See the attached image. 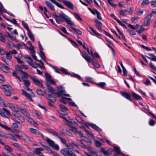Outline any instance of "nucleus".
<instances>
[{"mask_svg":"<svg viewBox=\"0 0 156 156\" xmlns=\"http://www.w3.org/2000/svg\"><path fill=\"white\" fill-rule=\"evenodd\" d=\"M53 16L55 17L56 22L59 24L60 22H63L64 20L67 23V26L73 29L74 27V23L73 22L70 18L66 15L63 12H61L58 15L56 14L55 12L54 13Z\"/></svg>","mask_w":156,"mask_h":156,"instance_id":"f257e3e1","label":"nucleus"},{"mask_svg":"<svg viewBox=\"0 0 156 156\" xmlns=\"http://www.w3.org/2000/svg\"><path fill=\"white\" fill-rule=\"evenodd\" d=\"M35 134H40L42 137L44 138V139L47 142L51 147L57 151L59 150V147L57 144H56L54 141L47 137H45L44 138V136L43 134L41 133L40 131L37 130Z\"/></svg>","mask_w":156,"mask_h":156,"instance_id":"f03ea898","label":"nucleus"},{"mask_svg":"<svg viewBox=\"0 0 156 156\" xmlns=\"http://www.w3.org/2000/svg\"><path fill=\"white\" fill-rule=\"evenodd\" d=\"M61 153L64 156H77L72 151L67 148H64L60 150Z\"/></svg>","mask_w":156,"mask_h":156,"instance_id":"7ed1b4c3","label":"nucleus"},{"mask_svg":"<svg viewBox=\"0 0 156 156\" xmlns=\"http://www.w3.org/2000/svg\"><path fill=\"white\" fill-rule=\"evenodd\" d=\"M29 76L30 79L32 80L34 83L38 87L44 88L43 87V85L42 83L41 80H39L35 76H32L30 75Z\"/></svg>","mask_w":156,"mask_h":156,"instance_id":"20e7f679","label":"nucleus"},{"mask_svg":"<svg viewBox=\"0 0 156 156\" xmlns=\"http://www.w3.org/2000/svg\"><path fill=\"white\" fill-rule=\"evenodd\" d=\"M0 115L5 118H8L10 113L5 108H3L2 110H0Z\"/></svg>","mask_w":156,"mask_h":156,"instance_id":"39448f33","label":"nucleus"},{"mask_svg":"<svg viewBox=\"0 0 156 156\" xmlns=\"http://www.w3.org/2000/svg\"><path fill=\"white\" fill-rule=\"evenodd\" d=\"M45 75L46 77V80L51 85H55L56 82L52 79L51 76L48 73H45Z\"/></svg>","mask_w":156,"mask_h":156,"instance_id":"423d86ee","label":"nucleus"},{"mask_svg":"<svg viewBox=\"0 0 156 156\" xmlns=\"http://www.w3.org/2000/svg\"><path fill=\"white\" fill-rule=\"evenodd\" d=\"M47 85L48 87L44 90V93L48 95L49 94L48 93H49L51 94H55V90L52 87H50L48 83H47Z\"/></svg>","mask_w":156,"mask_h":156,"instance_id":"0eeeda50","label":"nucleus"},{"mask_svg":"<svg viewBox=\"0 0 156 156\" xmlns=\"http://www.w3.org/2000/svg\"><path fill=\"white\" fill-rule=\"evenodd\" d=\"M152 16V15L151 13L148 14L147 15L146 17L144 19V26H147L149 25L150 21Z\"/></svg>","mask_w":156,"mask_h":156,"instance_id":"6e6552de","label":"nucleus"},{"mask_svg":"<svg viewBox=\"0 0 156 156\" xmlns=\"http://www.w3.org/2000/svg\"><path fill=\"white\" fill-rule=\"evenodd\" d=\"M82 53L83 54L82 56L85 60L88 62H91L92 61V58L90 56H89L85 51H83Z\"/></svg>","mask_w":156,"mask_h":156,"instance_id":"1a4fd4ad","label":"nucleus"},{"mask_svg":"<svg viewBox=\"0 0 156 156\" xmlns=\"http://www.w3.org/2000/svg\"><path fill=\"white\" fill-rule=\"evenodd\" d=\"M0 68L5 73H9L10 71V68L3 63L0 64Z\"/></svg>","mask_w":156,"mask_h":156,"instance_id":"9d476101","label":"nucleus"},{"mask_svg":"<svg viewBox=\"0 0 156 156\" xmlns=\"http://www.w3.org/2000/svg\"><path fill=\"white\" fill-rule=\"evenodd\" d=\"M94 22L95 26L97 27L98 30L100 31H102V30L101 27L102 25V23L97 19L94 20Z\"/></svg>","mask_w":156,"mask_h":156,"instance_id":"9b49d317","label":"nucleus"},{"mask_svg":"<svg viewBox=\"0 0 156 156\" xmlns=\"http://www.w3.org/2000/svg\"><path fill=\"white\" fill-rule=\"evenodd\" d=\"M43 151L44 149L41 147L37 148L33 151V152L39 156H43L44 155L41 152V151Z\"/></svg>","mask_w":156,"mask_h":156,"instance_id":"f8f14e48","label":"nucleus"},{"mask_svg":"<svg viewBox=\"0 0 156 156\" xmlns=\"http://www.w3.org/2000/svg\"><path fill=\"white\" fill-rule=\"evenodd\" d=\"M59 107L61 108L58 110V112L60 114H63L64 115H67L66 114H64V113L66 110H68V109L64 105H59Z\"/></svg>","mask_w":156,"mask_h":156,"instance_id":"ddd939ff","label":"nucleus"},{"mask_svg":"<svg viewBox=\"0 0 156 156\" xmlns=\"http://www.w3.org/2000/svg\"><path fill=\"white\" fill-rule=\"evenodd\" d=\"M131 94L133 98L136 100H142V98L140 95L136 94V93L133 92H131Z\"/></svg>","mask_w":156,"mask_h":156,"instance_id":"4468645a","label":"nucleus"},{"mask_svg":"<svg viewBox=\"0 0 156 156\" xmlns=\"http://www.w3.org/2000/svg\"><path fill=\"white\" fill-rule=\"evenodd\" d=\"M121 95L131 102L132 101V100L131 98V95L127 92H123L122 93Z\"/></svg>","mask_w":156,"mask_h":156,"instance_id":"2eb2a0df","label":"nucleus"},{"mask_svg":"<svg viewBox=\"0 0 156 156\" xmlns=\"http://www.w3.org/2000/svg\"><path fill=\"white\" fill-rule=\"evenodd\" d=\"M47 130L49 133L52 134L54 136H56L58 137L60 136L57 132L51 129H47Z\"/></svg>","mask_w":156,"mask_h":156,"instance_id":"dca6fc26","label":"nucleus"},{"mask_svg":"<svg viewBox=\"0 0 156 156\" xmlns=\"http://www.w3.org/2000/svg\"><path fill=\"white\" fill-rule=\"evenodd\" d=\"M69 8L73 9V5L68 1L66 0L62 1Z\"/></svg>","mask_w":156,"mask_h":156,"instance_id":"f3484780","label":"nucleus"},{"mask_svg":"<svg viewBox=\"0 0 156 156\" xmlns=\"http://www.w3.org/2000/svg\"><path fill=\"white\" fill-rule=\"evenodd\" d=\"M88 125L92 128L94 129L98 132L101 131V129L100 128H99L95 124H93L92 123H89Z\"/></svg>","mask_w":156,"mask_h":156,"instance_id":"a211bd4d","label":"nucleus"},{"mask_svg":"<svg viewBox=\"0 0 156 156\" xmlns=\"http://www.w3.org/2000/svg\"><path fill=\"white\" fill-rule=\"evenodd\" d=\"M149 56L146 57L149 59L155 62H156V56L153 54L149 53L148 54Z\"/></svg>","mask_w":156,"mask_h":156,"instance_id":"6ab92c4d","label":"nucleus"},{"mask_svg":"<svg viewBox=\"0 0 156 156\" xmlns=\"http://www.w3.org/2000/svg\"><path fill=\"white\" fill-rule=\"evenodd\" d=\"M45 4L47 6L52 10H55L54 6L49 1L46 0L45 1Z\"/></svg>","mask_w":156,"mask_h":156,"instance_id":"aec40b11","label":"nucleus"},{"mask_svg":"<svg viewBox=\"0 0 156 156\" xmlns=\"http://www.w3.org/2000/svg\"><path fill=\"white\" fill-rule=\"evenodd\" d=\"M22 81L24 82V85L27 87H28L30 85V81L24 79V77L23 76H21Z\"/></svg>","mask_w":156,"mask_h":156,"instance_id":"412c9836","label":"nucleus"},{"mask_svg":"<svg viewBox=\"0 0 156 156\" xmlns=\"http://www.w3.org/2000/svg\"><path fill=\"white\" fill-rule=\"evenodd\" d=\"M27 34L29 37L31 39V41L34 42V36L30 30L27 31Z\"/></svg>","mask_w":156,"mask_h":156,"instance_id":"4be33fe9","label":"nucleus"},{"mask_svg":"<svg viewBox=\"0 0 156 156\" xmlns=\"http://www.w3.org/2000/svg\"><path fill=\"white\" fill-rule=\"evenodd\" d=\"M16 117L21 122H24L25 121V119L19 113L18 114L16 115Z\"/></svg>","mask_w":156,"mask_h":156,"instance_id":"5701e85b","label":"nucleus"},{"mask_svg":"<svg viewBox=\"0 0 156 156\" xmlns=\"http://www.w3.org/2000/svg\"><path fill=\"white\" fill-rule=\"evenodd\" d=\"M22 91L23 94L25 95L30 100L32 101H33V100L31 96L28 93L23 90H22Z\"/></svg>","mask_w":156,"mask_h":156,"instance_id":"b1692460","label":"nucleus"},{"mask_svg":"<svg viewBox=\"0 0 156 156\" xmlns=\"http://www.w3.org/2000/svg\"><path fill=\"white\" fill-rule=\"evenodd\" d=\"M88 152L90 154H96V151L92 148L91 147H87V148Z\"/></svg>","mask_w":156,"mask_h":156,"instance_id":"393cba45","label":"nucleus"},{"mask_svg":"<svg viewBox=\"0 0 156 156\" xmlns=\"http://www.w3.org/2000/svg\"><path fill=\"white\" fill-rule=\"evenodd\" d=\"M48 98L51 102L54 103L56 101V99L55 98L52 97L50 94H48Z\"/></svg>","mask_w":156,"mask_h":156,"instance_id":"a878e982","label":"nucleus"},{"mask_svg":"<svg viewBox=\"0 0 156 156\" xmlns=\"http://www.w3.org/2000/svg\"><path fill=\"white\" fill-rule=\"evenodd\" d=\"M89 28L91 32L93 33V34H92V35H96L99 36H101V35L99 33H97L96 31L92 28L90 27V26H89Z\"/></svg>","mask_w":156,"mask_h":156,"instance_id":"bb28decb","label":"nucleus"},{"mask_svg":"<svg viewBox=\"0 0 156 156\" xmlns=\"http://www.w3.org/2000/svg\"><path fill=\"white\" fill-rule=\"evenodd\" d=\"M13 145L14 146L17 147L18 149L21 150V151L23 152L24 151V149L18 143H15Z\"/></svg>","mask_w":156,"mask_h":156,"instance_id":"cd10ccee","label":"nucleus"},{"mask_svg":"<svg viewBox=\"0 0 156 156\" xmlns=\"http://www.w3.org/2000/svg\"><path fill=\"white\" fill-rule=\"evenodd\" d=\"M76 120L79 122L83 124L84 123V121L79 116H76L75 117Z\"/></svg>","mask_w":156,"mask_h":156,"instance_id":"c85d7f7f","label":"nucleus"},{"mask_svg":"<svg viewBox=\"0 0 156 156\" xmlns=\"http://www.w3.org/2000/svg\"><path fill=\"white\" fill-rule=\"evenodd\" d=\"M21 137L23 139L27 141H30V138L27 136L25 133L22 134L21 135Z\"/></svg>","mask_w":156,"mask_h":156,"instance_id":"c756f323","label":"nucleus"},{"mask_svg":"<svg viewBox=\"0 0 156 156\" xmlns=\"http://www.w3.org/2000/svg\"><path fill=\"white\" fill-rule=\"evenodd\" d=\"M114 151L116 152L115 154H116L117 155L119 154H121V153H122L120 151V149L119 147L115 146L114 147Z\"/></svg>","mask_w":156,"mask_h":156,"instance_id":"7c9ffc66","label":"nucleus"},{"mask_svg":"<svg viewBox=\"0 0 156 156\" xmlns=\"http://www.w3.org/2000/svg\"><path fill=\"white\" fill-rule=\"evenodd\" d=\"M94 143L95 145L97 147H101L102 144L97 140H94Z\"/></svg>","mask_w":156,"mask_h":156,"instance_id":"2f4dec72","label":"nucleus"},{"mask_svg":"<svg viewBox=\"0 0 156 156\" xmlns=\"http://www.w3.org/2000/svg\"><path fill=\"white\" fill-rule=\"evenodd\" d=\"M7 59L11 60L12 59L11 54L9 52H6L5 53Z\"/></svg>","mask_w":156,"mask_h":156,"instance_id":"473e14b6","label":"nucleus"},{"mask_svg":"<svg viewBox=\"0 0 156 156\" xmlns=\"http://www.w3.org/2000/svg\"><path fill=\"white\" fill-rule=\"evenodd\" d=\"M2 88L5 90V91L6 90H8L10 89L11 88L10 86H9L7 85H2Z\"/></svg>","mask_w":156,"mask_h":156,"instance_id":"72a5a7b5","label":"nucleus"},{"mask_svg":"<svg viewBox=\"0 0 156 156\" xmlns=\"http://www.w3.org/2000/svg\"><path fill=\"white\" fill-rule=\"evenodd\" d=\"M116 28L117 29V30L118 31V32L120 34V35H121L122 37V38L125 41H126V38L125 37V36L124 35V34H123V33L122 32H121L120 30H119L117 27H116Z\"/></svg>","mask_w":156,"mask_h":156,"instance_id":"f704fd0d","label":"nucleus"},{"mask_svg":"<svg viewBox=\"0 0 156 156\" xmlns=\"http://www.w3.org/2000/svg\"><path fill=\"white\" fill-rule=\"evenodd\" d=\"M22 23L24 28L26 29L27 31L29 30H30L27 23L24 22L23 21H22Z\"/></svg>","mask_w":156,"mask_h":156,"instance_id":"c9c22d12","label":"nucleus"},{"mask_svg":"<svg viewBox=\"0 0 156 156\" xmlns=\"http://www.w3.org/2000/svg\"><path fill=\"white\" fill-rule=\"evenodd\" d=\"M43 50H40V56L41 57V58L43 60H44V58H45V56L44 54V52L42 51Z\"/></svg>","mask_w":156,"mask_h":156,"instance_id":"e433bc0d","label":"nucleus"},{"mask_svg":"<svg viewBox=\"0 0 156 156\" xmlns=\"http://www.w3.org/2000/svg\"><path fill=\"white\" fill-rule=\"evenodd\" d=\"M113 1H114V0H107L108 3L111 6H113L114 7H115L117 6V5L113 4V3L112 2Z\"/></svg>","mask_w":156,"mask_h":156,"instance_id":"4c0bfd02","label":"nucleus"},{"mask_svg":"<svg viewBox=\"0 0 156 156\" xmlns=\"http://www.w3.org/2000/svg\"><path fill=\"white\" fill-rule=\"evenodd\" d=\"M90 63H92L93 65L97 68H98L100 67V65L95 62L93 59Z\"/></svg>","mask_w":156,"mask_h":156,"instance_id":"58836bf2","label":"nucleus"},{"mask_svg":"<svg viewBox=\"0 0 156 156\" xmlns=\"http://www.w3.org/2000/svg\"><path fill=\"white\" fill-rule=\"evenodd\" d=\"M0 126L6 130H11V129L9 127H8L6 125H5L1 123L0 122Z\"/></svg>","mask_w":156,"mask_h":156,"instance_id":"ea45409f","label":"nucleus"},{"mask_svg":"<svg viewBox=\"0 0 156 156\" xmlns=\"http://www.w3.org/2000/svg\"><path fill=\"white\" fill-rule=\"evenodd\" d=\"M8 134L9 136V138L17 142L18 141L15 138L14 136L9 133H8Z\"/></svg>","mask_w":156,"mask_h":156,"instance_id":"a19ab883","label":"nucleus"},{"mask_svg":"<svg viewBox=\"0 0 156 156\" xmlns=\"http://www.w3.org/2000/svg\"><path fill=\"white\" fill-rule=\"evenodd\" d=\"M74 31L77 34L79 35H81L82 34V32L79 29H76L74 28L73 29Z\"/></svg>","mask_w":156,"mask_h":156,"instance_id":"79ce46f5","label":"nucleus"},{"mask_svg":"<svg viewBox=\"0 0 156 156\" xmlns=\"http://www.w3.org/2000/svg\"><path fill=\"white\" fill-rule=\"evenodd\" d=\"M31 56H32L33 57V58L36 61H37L39 62H40L41 63H42V61H41V60H38L37 59V56L35 55V54L34 53H33V54H31Z\"/></svg>","mask_w":156,"mask_h":156,"instance_id":"37998d69","label":"nucleus"},{"mask_svg":"<svg viewBox=\"0 0 156 156\" xmlns=\"http://www.w3.org/2000/svg\"><path fill=\"white\" fill-rule=\"evenodd\" d=\"M66 146L68 149H73L74 148V147L73 146L70 144H66Z\"/></svg>","mask_w":156,"mask_h":156,"instance_id":"c03bdc74","label":"nucleus"},{"mask_svg":"<svg viewBox=\"0 0 156 156\" xmlns=\"http://www.w3.org/2000/svg\"><path fill=\"white\" fill-rule=\"evenodd\" d=\"M128 32L131 35H135L136 34V32L133 30L130 29L127 30Z\"/></svg>","mask_w":156,"mask_h":156,"instance_id":"a18cd8bd","label":"nucleus"},{"mask_svg":"<svg viewBox=\"0 0 156 156\" xmlns=\"http://www.w3.org/2000/svg\"><path fill=\"white\" fill-rule=\"evenodd\" d=\"M21 113L23 114L24 115H25L27 117H29V115H30V114L26 111L23 110H22L21 111Z\"/></svg>","mask_w":156,"mask_h":156,"instance_id":"49530a36","label":"nucleus"},{"mask_svg":"<svg viewBox=\"0 0 156 156\" xmlns=\"http://www.w3.org/2000/svg\"><path fill=\"white\" fill-rule=\"evenodd\" d=\"M9 90L11 91L12 90L11 89V90L9 89L8 90H6L5 91V94L7 96H9L11 95V93L9 91Z\"/></svg>","mask_w":156,"mask_h":156,"instance_id":"de8ad7c7","label":"nucleus"},{"mask_svg":"<svg viewBox=\"0 0 156 156\" xmlns=\"http://www.w3.org/2000/svg\"><path fill=\"white\" fill-rule=\"evenodd\" d=\"M1 59L7 65H9L10 64L9 62H8L7 61H6L5 58V57H1Z\"/></svg>","mask_w":156,"mask_h":156,"instance_id":"09e8293b","label":"nucleus"},{"mask_svg":"<svg viewBox=\"0 0 156 156\" xmlns=\"http://www.w3.org/2000/svg\"><path fill=\"white\" fill-rule=\"evenodd\" d=\"M98 84L101 88H104L106 85V84L104 82H101L98 83Z\"/></svg>","mask_w":156,"mask_h":156,"instance_id":"8fccbe9b","label":"nucleus"},{"mask_svg":"<svg viewBox=\"0 0 156 156\" xmlns=\"http://www.w3.org/2000/svg\"><path fill=\"white\" fill-rule=\"evenodd\" d=\"M28 49L30 50V51L32 54H34L35 53V51L34 50V47L32 46H31V48L29 47L28 48Z\"/></svg>","mask_w":156,"mask_h":156,"instance_id":"3c124183","label":"nucleus"},{"mask_svg":"<svg viewBox=\"0 0 156 156\" xmlns=\"http://www.w3.org/2000/svg\"><path fill=\"white\" fill-rule=\"evenodd\" d=\"M5 147L8 151L9 152H11L12 151V149L8 145H5Z\"/></svg>","mask_w":156,"mask_h":156,"instance_id":"603ef678","label":"nucleus"},{"mask_svg":"<svg viewBox=\"0 0 156 156\" xmlns=\"http://www.w3.org/2000/svg\"><path fill=\"white\" fill-rule=\"evenodd\" d=\"M9 21L12 23H13L14 24L17 26L18 25V23L17 22V21L14 19H12V20H9Z\"/></svg>","mask_w":156,"mask_h":156,"instance_id":"864d4df0","label":"nucleus"},{"mask_svg":"<svg viewBox=\"0 0 156 156\" xmlns=\"http://www.w3.org/2000/svg\"><path fill=\"white\" fill-rule=\"evenodd\" d=\"M144 9H140L137 12V15L139 16H142L143 13Z\"/></svg>","mask_w":156,"mask_h":156,"instance_id":"5fc2aeb1","label":"nucleus"},{"mask_svg":"<svg viewBox=\"0 0 156 156\" xmlns=\"http://www.w3.org/2000/svg\"><path fill=\"white\" fill-rule=\"evenodd\" d=\"M150 3V2L148 0H144L141 3V5L144 6L145 4H148Z\"/></svg>","mask_w":156,"mask_h":156,"instance_id":"6e6d98bb","label":"nucleus"},{"mask_svg":"<svg viewBox=\"0 0 156 156\" xmlns=\"http://www.w3.org/2000/svg\"><path fill=\"white\" fill-rule=\"evenodd\" d=\"M63 73L65 74H68L69 73L67 72V70L66 69L64 68H62L60 69Z\"/></svg>","mask_w":156,"mask_h":156,"instance_id":"4d7b16f0","label":"nucleus"},{"mask_svg":"<svg viewBox=\"0 0 156 156\" xmlns=\"http://www.w3.org/2000/svg\"><path fill=\"white\" fill-rule=\"evenodd\" d=\"M58 138L60 139L62 142V143L65 144V145L66 144V141L64 138H62V137H60V136H59Z\"/></svg>","mask_w":156,"mask_h":156,"instance_id":"13d9d810","label":"nucleus"},{"mask_svg":"<svg viewBox=\"0 0 156 156\" xmlns=\"http://www.w3.org/2000/svg\"><path fill=\"white\" fill-rule=\"evenodd\" d=\"M149 66L151 68L154 70H156V68L154 66V64L152 62H150L149 63Z\"/></svg>","mask_w":156,"mask_h":156,"instance_id":"bf43d9fd","label":"nucleus"},{"mask_svg":"<svg viewBox=\"0 0 156 156\" xmlns=\"http://www.w3.org/2000/svg\"><path fill=\"white\" fill-rule=\"evenodd\" d=\"M103 153L104 154V155L106 156H108L111 154L110 151L108 150H105V151H104Z\"/></svg>","mask_w":156,"mask_h":156,"instance_id":"052dcab7","label":"nucleus"},{"mask_svg":"<svg viewBox=\"0 0 156 156\" xmlns=\"http://www.w3.org/2000/svg\"><path fill=\"white\" fill-rule=\"evenodd\" d=\"M9 107L12 110H13V111H14L16 109V108L12 104H9Z\"/></svg>","mask_w":156,"mask_h":156,"instance_id":"680f3d73","label":"nucleus"},{"mask_svg":"<svg viewBox=\"0 0 156 156\" xmlns=\"http://www.w3.org/2000/svg\"><path fill=\"white\" fill-rule=\"evenodd\" d=\"M141 47L147 51H150L151 50V49L150 48L146 47L144 45H141Z\"/></svg>","mask_w":156,"mask_h":156,"instance_id":"e2e57ef3","label":"nucleus"},{"mask_svg":"<svg viewBox=\"0 0 156 156\" xmlns=\"http://www.w3.org/2000/svg\"><path fill=\"white\" fill-rule=\"evenodd\" d=\"M37 93L39 95H43V92L40 89H37L36 90Z\"/></svg>","mask_w":156,"mask_h":156,"instance_id":"0e129e2a","label":"nucleus"},{"mask_svg":"<svg viewBox=\"0 0 156 156\" xmlns=\"http://www.w3.org/2000/svg\"><path fill=\"white\" fill-rule=\"evenodd\" d=\"M62 91L59 90L58 92L55 93V94H56L58 97H60L62 94Z\"/></svg>","mask_w":156,"mask_h":156,"instance_id":"69168bd1","label":"nucleus"},{"mask_svg":"<svg viewBox=\"0 0 156 156\" xmlns=\"http://www.w3.org/2000/svg\"><path fill=\"white\" fill-rule=\"evenodd\" d=\"M151 5L153 7H156V0L152 2L151 3Z\"/></svg>","mask_w":156,"mask_h":156,"instance_id":"338daca9","label":"nucleus"},{"mask_svg":"<svg viewBox=\"0 0 156 156\" xmlns=\"http://www.w3.org/2000/svg\"><path fill=\"white\" fill-rule=\"evenodd\" d=\"M66 98L65 97H62L60 99V101L63 102L64 104H66L67 103V101L65 100Z\"/></svg>","mask_w":156,"mask_h":156,"instance_id":"774afa93","label":"nucleus"}]
</instances>
